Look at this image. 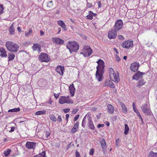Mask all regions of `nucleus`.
I'll use <instances>...</instances> for the list:
<instances>
[{"label":"nucleus","mask_w":157,"mask_h":157,"mask_svg":"<svg viewBox=\"0 0 157 157\" xmlns=\"http://www.w3.org/2000/svg\"><path fill=\"white\" fill-rule=\"evenodd\" d=\"M96 63H98V65L96 67V78L100 82L102 81V75L104 72V63L101 59L98 60Z\"/></svg>","instance_id":"f257e3e1"},{"label":"nucleus","mask_w":157,"mask_h":157,"mask_svg":"<svg viewBox=\"0 0 157 157\" xmlns=\"http://www.w3.org/2000/svg\"><path fill=\"white\" fill-rule=\"evenodd\" d=\"M6 46L9 51L17 52L18 51L19 45L12 41H8L6 42Z\"/></svg>","instance_id":"f03ea898"},{"label":"nucleus","mask_w":157,"mask_h":157,"mask_svg":"<svg viewBox=\"0 0 157 157\" xmlns=\"http://www.w3.org/2000/svg\"><path fill=\"white\" fill-rule=\"evenodd\" d=\"M67 47L69 50L70 53H71L72 52H77L79 49V46L76 41H69Z\"/></svg>","instance_id":"7ed1b4c3"},{"label":"nucleus","mask_w":157,"mask_h":157,"mask_svg":"<svg viewBox=\"0 0 157 157\" xmlns=\"http://www.w3.org/2000/svg\"><path fill=\"white\" fill-rule=\"evenodd\" d=\"M110 79L113 81L118 82L120 80L119 74L117 72H115L112 68H109Z\"/></svg>","instance_id":"20e7f679"},{"label":"nucleus","mask_w":157,"mask_h":157,"mask_svg":"<svg viewBox=\"0 0 157 157\" xmlns=\"http://www.w3.org/2000/svg\"><path fill=\"white\" fill-rule=\"evenodd\" d=\"M123 25L122 20L118 19L117 20L115 23L112 29L115 31L117 32L121 29Z\"/></svg>","instance_id":"39448f33"},{"label":"nucleus","mask_w":157,"mask_h":157,"mask_svg":"<svg viewBox=\"0 0 157 157\" xmlns=\"http://www.w3.org/2000/svg\"><path fill=\"white\" fill-rule=\"evenodd\" d=\"M83 52L81 53L84 55L85 57H88L90 56L92 53V50L90 46L85 45L83 50Z\"/></svg>","instance_id":"423d86ee"},{"label":"nucleus","mask_w":157,"mask_h":157,"mask_svg":"<svg viewBox=\"0 0 157 157\" xmlns=\"http://www.w3.org/2000/svg\"><path fill=\"white\" fill-rule=\"evenodd\" d=\"M39 59L40 61L42 62H47L49 61L48 55L44 53H41L39 56Z\"/></svg>","instance_id":"0eeeda50"},{"label":"nucleus","mask_w":157,"mask_h":157,"mask_svg":"<svg viewBox=\"0 0 157 157\" xmlns=\"http://www.w3.org/2000/svg\"><path fill=\"white\" fill-rule=\"evenodd\" d=\"M133 41L127 40L123 42L121 44V46L124 48H129L133 46Z\"/></svg>","instance_id":"6e6552de"},{"label":"nucleus","mask_w":157,"mask_h":157,"mask_svg":"<svg viewBox=\"0 0 157 157\" xmlns=\"http://www.w3.org/2000/svg\"><path fill=\"white\" fill-rule=\"evenodd\" d=\"M117 32L112 29L111 31H109L108 32V38L110 40L115 39L117 36Z\"/></svg>","instance_id":"1a4fd4ad"},{"label":"nucleus","mask_w":157,"mask_h":157,"mask_svg":"<svg viewBox=\"0 0 157 157\" xmlns=\"http://www.w3.org/2000/svg\"><path fill=\"white\" fill-rule=\"evenodd\" d=\"M147 103H145L141 107V108L144 113L146 115H148L150 114V109L148 108Z\"/></svg>","instance_id":"9d476101"},{"label":"nucleus","mask_w":157,"mask_h":157,"mask_svg":"<svg viewBox=\"0 0 157 157\" xmlns=\"http://www.w3.org/2000/svg\"><path fill=\"white\" fill-rule=\"evenodd\" d=\"M140 64L139 63L134 62L132 63L130 68L132 71L135 72L137 70Z\"/></svg>","instance_id":"9b49d317"},{"label":"nucleus","mask_w":157,"mask_h":157,"mask_svg":"<svg viewBox=\"0 0 157 157\" xmlns=\"http://www.w3.org/2000/svg\"><path fill=\"white\" fill-rule=\"evenodd\" d=\"M99 142L101 144L103 151L104 153L107 148L106 142L104 139L103 138H100L99 139Z\"/></svg>","instance_id":"f8f14e48"},{"label":"nucleus","mask_w":157,"mask_h":157,"mask_svg":"<svg viewBox=\"0 0 157 157\" xmlns=\"http://www.w3.org/2000/svg\"><path fill=\"white\" fill-rule=\"evenodd\" d=\"M144 74L139 71H138L133 76L132 78L133 79L138 80L139 79L141 78Z\"/></svg>","instance_id":"ddd939ff"},{"label":"nucleus","mask_w":157,"mask_h":157,"mask_svg":"<svg viewBox=\"0 0 157 157\" xmlns=\"http://www.w3.org/2000/svg\"><path fill=\"white\" fill-rule=\"evenodd\" d=\"M52 40L58 44H62L64 43V41L59 37H53L52 38Z\"/></svg>","instance_id":"4468645a"},{"label":"nucleus","mask_w":157,"mask_h":157,"mask_svg":"<svg viewBox=\"0 0 157 157\" xmlns=\"http://www.w3.org/2000/svg\"><path fill=\"white\" fill-rule=\"evenodd\" d=\"M64 70V67L63 66L59 65L56 68V71L60 75H62L63 73Z\"/></svg>","instance_id":"2eb2a0df"},{"label":"nucleus","mask_w":157,"mask_h":157,"mask_svg":"<svg viewBox=\"0 0 157 157\" xmlns=\"http://www.w3.org/2000/svg\"><path fill=\"white\" fill-rule=\"evenodd\" d=\"M59 102L60 104H62L65 103L69 104L70 103V101L67 99L66 97L62 96L59 99Z\"/></svg>","instance_id":"dca6fc26"},{"label":"nucleus","mask_w":157,"mask_h":157,"mask_svg":"<svg viewBox=\"0 0 157 157\" xmlns=\"http://www.w3.org/2000/svg\"><path fill=\"white\" fill-rule=\"evenodd\" d=\"M87 118L88 120V124L89 127L92 129H94V127L92 121L91 117L90 116H87Z\"/></svg>","instance_id":"f3484780"},{"label":"nucleus","mask_w":157,"mask_h":157,"mask_svg":"<svg viewBox=\"0 0 157 157\" xmlns=\"http://www.w3.org/2000/svg\"><path fill=\"white\" fill-rule=\"evenodd\" d=\"M35 146V143L33 142H27L26 144V147L28 149H33Z\"/></svg>","instance_id":"a211bd4d"},{"label":"nucleus","mask_w":157,"mask_h":157,"mask_svg":"<svg viewBox=\"0 0 157 157\" xmlns=\"http://www.w3.org/2000/svg\"><path fill=\"white\" fill-rule=\"evenodd\" d=\"M32 49L34 51H37L38 52L41 51V46L37 43L34 44L32 46Z\"/></svg>","instance_id":"6ab92c4d"},{"label":"nucleus","mask_w":157,"mask_h":157,"mask_svg":"<svg viewBox=\"0 0 157 157\" xmlns=\"http://www.w3.org/2000/svg\"><path fill=\"white\" fill-rule=\"evenodd\" d=\"M79 122L77 121L74 125V127L71 129V132L72 133H74L78 129Z\"/></svg>","instance_id":"aec40b11"},{"label":"nucleus","mask_w":157,"mask_h":157,"mask_svg":"<svg viewBox=\"0 0 157 157\" xmlns=\"http://www.w3.org/2000/svg\"><path fill=\"white\" fill-rule=\"evenodd\" d=\"M70 93L72 97L74 95L75 89L73 84L71 85L69 87Z\"/></svg>","instance_id":"412c9836"},{"label":"nucleus","mask_w":157,"mask_h":157,"mask_svg":"<svg viewBox=\"0 0 157 157\" xmlns=\"http://www.w3.org/2000/svg\"><path fill=\"white\" fill-rule=\"evenodd\" d=\"M57 24L63 29L64 31L67 30L66 25L62 20H59L57 21Z\"/></svg>","instance_id":"4be33fe9"},{"label":"nucleus","mask_w":157,"mask_h":157,"mask_svg":"<svg viewBox=\"0 0 157 157\" xmlns=\"http://www.w3.org/2000/svg\"><path fill=\"white\" fill-rule=\"evenodd\" d=\"M0 52L1 53L0 56L2 57H6L7 56L6 52L3 48H0Z\"/></svg>","instance_id":"5701e85b"},{"label":"nucleus","mask_w":157,"mask_h":157,"mask_svg":"<svg viewBox=\"0 0 157 157\" xmlns=\"http://www.w3.org/2000/svg\"><path fill=\"white\" fill-rule=\"evenodd\" d=\"M13 24L14 23H13L9 28V31L10 35H14V34L15 28L13 26Z\"/></svg>","instance_id":"b1692460"},{"label":"nucleus","mask_w":157,"mask_h":157,"mask_svg":"<svg viewBox=\"0 0 157 157\" xmlns=\"http://www.w3.org/2000/svg\"><path fill=\"white\" fill-rule=\"evenodd\" d=\"M107 108V110L109 113L112 114L113 113L114 107L112 105L110 104L108 105Z\"/></svg>","instance_id":"393cba45"},{"label":"nucleus","mask_w":157,"mask_h":157,"mask_svg":"<svg viewBox=\"0 0 157 157\" xmlns=\"http://www.w3.org/2000/svg\"><path fill=\"white\" fill-rule=\"evenodd\" d=\"M146 82L144 81L143 79L140 80L137 83V86L138 87H140L145 84Z\"/></svg>","instance_id":"a878e982"},{"label":"nucleus","mask_w":157,"mask_h":157,"mask_svg":"<svg viewBox=\"0 0 157 157\" xmlns=\"http://www.w3.org/2000/svg\"><path fill=\"white\" fill-rule=\"evenodd\" d=\"M47 6L49 8L53 7V3L52 0H48L47 2Z\"/></svg>","instance_id":"bb28decb"},{"label":"nucleus","mask_w":157,"mask_h":157,"mask_svg":"<svg viewBox=\"0 0 157 157\" xmlns=\"http://www.w3.org/2000/svg\"><path fill=\"white\" fill-rule=\"evenodd\" d=\"M19 108H14L13 109H10L8 111V112H17L20 111Z\"/></svg>","instance_id":"cd10ccee"},{"label":"nucleus","mask_w":157,"mask_h":157,"mask_svg":"<svg viewBox=\"0 0 157 157\" xmlns=\"http://www.w3.org/2000/svg\"><path fill=\"white\" fill-rule=\"evenodd\" d=\"M49 117L51 120L52 121L56 122L57 121V118L53 114H52L49 115Z\"/></svg>","instance_id":"c85d7f7f"},{"label":"nucleus","mask_w":157,"mask_h":157,"mask_svg":"<svg viewBox=\"0 0 157 157\" xmlns=\"http://www.w3.org/2000/svg\"><path fill=\"white\" fill-rule=\"evenodd\" d=\"M148 157H157V153L151 151L149 154Z\"/></svg>","instance_id":"c756f323"},{"label":"nucleus","mask_w":157,"mask_h":157,"mask_svg":"<svg viewBox=\"0 0 157 157\" xmlns=\"http://www.w3.org/2000/svg\"><path fill=\"white\" fill-rule=\"evenodd\" d=\"M46 113L45 111L44 110H40L39 111H38L36 112L35 115H41L44 114Z\"/></svg>","instance_id":"7c9ffc66"},{"label":"nucleus","mask_w":157,"mask_h":157,"mask_svg":"<svg viewBox=\"0 0 157 157\" xmlns=\"http://www.w3.org/2000/svg\"><path fill=\"white\" fill-rule=\"evenodd\" d=\"M46 153L45 151H43L41 153H40L37 155H36L34 157H45Z\"/></svg>","instance_id":"2f4dec72"},{"label":"nucleus","mask_w":157,"mask_h":157,"mask_svg":"<svg viewBox=\"0 0 157 157\" xmlns=\"http://www.w3.org/2000/svg\"><path fill=\"white\" fill-rule=\"evenodd\" d=\"M87 115H86L83 118L82 124V126L83 128L85 127L86 122V117H87Z\"/></svg>","instance_id":"473e14b6"},{"label":"nucleus","mask_w":157,"mask_h":157,"mask_svg":"<svg viewBox=\"0 0 157 157\" xmlns=\"http://www.w3.org/2000/svg\"><path fill=\"white\" fill-rule=\"evenodd\" d=\"M15 56V55L14 54L12 53H10L8 56L9 61H10L13 60L14 59Z\"/></svg>","instance_id":"72a5a7b5"},{"label":"nucleus","mask_w":157,"mask_h":157,"mask_svg":"<svg viewBox=\"0 0 157 157\" xmlns=\"http://www.w3.org/2000/svg\"><path fill=\"white\" fill-rule=\"evenodd\" d=\"M124 134L125 135L128 134V131L129 130V128L128 126V125L127 124H126L124 125Z\"/></svg>","instance_id":"f704fd0d"},{"label":"nucleus","mask_w":157,"mask_h":157,"mask_svg":"<svg viewBox=\"0 0 157 157\" xmlns=\"http://www.w3.org/2000/svg\"><path fill=\"white\" fill-rule=\"evenodd\" d=\"M121 107L123 112L124 113H127V108L124 104H121Z\"/></svg>","instance_id":"c9c22d12"},{"label":"nucleus","mask_w":157,"mask_h":157,"mask_svg":"<svg viewBox=\"0 0 157 157\" xmlns=\"http://www.w3.org/2000/svg\"><path fill=\"white\" fill-rule=\"evenodd\" d=\"M109 85L110 86L111 88H114L115 85L112 82H109V84L108 83V82H106L105 83V86H107Z\"/></svg>","instance_id":"e433bc0d"},{"label":"nucleus","mask_w":157,"mask_h":157,"mask_svg":"<svg viewBox=\"0 0 157 157\" xmlns=\"http://www.w3.org/2000/svg\"><path fill=\"white\" fill-rule=\"evenodd\" d=\"M32 33V30L31 28H30L29 29V32H26L25 33V36H29L30 34Z\"/></svg>","instance_id":"4c0bfd02"},{"label":"nucleus","mask_w":157,"mask_h":157,"mask_svg":"<svg viewBox=\"0 0 157 157\" xmlns=\"http://www.w3.org/2000/svg\"><path fill=\"white\" fill-rule=\"evenodd\" d=\"M11 150L10 149H8L7 150L5 151L4 152V154L6 156H7L10 154Z\"/></svg>","instance_id":"58836bf2"},{"label":"nucleus","mask_w":157,"mask_h":157,"mask_svg":"<svg viewBox=\"0 0 157 157\" xmlns=\"http://www.w3.org/2000/svg\"><path fill=\"white\" fill-rule=\"evenodd\" d=\"M89 13L90 14L86 16L87 18L90 20H91L93 18V15L90 12Z\"/></svg>","instance_id":"ea45409f"},{"label":"nucleus","mask_w":157,"mask_h":157,"mask_svg":"<svg viewBox=\"0 0 157 157\" xmlns=\"http://www.w3.org/2000/svg\"><path fill=\"white\" fill-rule=\"evenodd\" d=\"M116 144L117 146H118L120 144V142L119 139H118L116 140Z\"/></svg>","instance_id":"a19ab883"},{"label":"nucleus","mask_w":157,"mask_h":157,"mask_svg":"<svg viewBox=\"0 0 157 157\" xmlns=\"http://www.w3.org/2000/svg\"><path fill=\"white\" fill-rule=\"evenodd\" d=\"M57 121L59 123L61 122L62 121V119L61 117L60 116H59L57 117Z\"/></svg>","instance_id":"79ce46f5"},{"label":"nucleus","mask_w":157,"mask_h":157,"mask_svg":"<svg viewBox=\"0 0 157 157\" xmlns=\"http://www.w3.org/2000/svg\"><path fill=\"white\" fill-rule=\"evenodd\" d=\"M117 37L118 39L120 40H122L124 39L123 36L121 35H118Z\"/></svg>","instance_id":"37998d69"},{"label":"nucleus","mask_w":157,"mask_h":157,"mask_svg":"<svg viewBox=\"0 0 157 157\" xmlns=\"http://www.w3.org/2000/svg\"><path fill=\"white\" fill-rule=\"evenodd\" d=\"M50 135V133L48 132V131H46L45 132V136L46 138H47Z\"/></svg>","instance_id":"c03bdc74"},{"label":"nucleus","mask_w":157,"mask_h":157,"mask_svg":"<svg viewBox=\"0 0 157 157\" xmlns=\"http://www.w3.org/2000/svg\"><path fill=\"white\" fill-rule=\"evenodd\" d=\"M133 110L136 113L138 116H139V115H140V113L136 109V108L134 109Z\"/></svg>","instance_id":"a18cd8bd"},{"label":"nucleus","mask_w":157,"mask_h":157,"mask_svg":"<svg viewBox=\"0 0 157 157\" xmlns=\"http://www.w3.org/2000/svg\"><path fill=\"white\" fill-rule=\"evenodd\" d=\"M70 110L69 109H63V111L65 113H67L69 112Z\"/></svg>","instance_id":"49530a36"},{"label":"nucleus","mask_w":157,"mask_h":157,"mask_svg":"<svg viewBox=\"0 0 157 157\" xmlns=\"http://www.w3.org/2000/svg\"><path fill=\"white\" fill-rule=\"evenodd\" d=\"M116 59L117 62H119L120 60L119 57L117 55H116Z\"/></svg>","instance_id":"de8ad7c7"},{"label":"nucleus","mask_w":157,"mask_h":157,"mask_svg":"<svg viewBox=\"0 0 157 157\" xmlns=\"http://www.w3.org/2000/svg\"><path fill=\"white\" fill-rule=\"evenodd\" d=\"M79 116V115L78 114L75 116L74 118V121H76L78 118Z\"/></svg>","instance_id":"09e8293b"},{"label":"nucleus","mask_w":157,"mask_h":157,"mask_svg":"<svg viewBox=\"0 0 157 157\" xmlns=\"http://www.w3.org/2000/svg\"><path fill=\"white\" fill-rule=\"evenodd\" d=\"M97 3L98 5V8H100L101 6V2L100 1H98V2Z\"/></svg>","instance_id":"8fccbe9b"},{"label":"nucleus","mask_w":157,"mask_h":157,"mask_svg":"<svg viewBox=\"0 0 157 157\" xmlns=\"http://www.w3.org/2000/svg\"><path fill=\"white\" fill-rule=\"evenodd\" d=\"M75 156L76 157H81L79 153L78 152H76Z\"/></svg>","instance_id":"3c124183"},{"label":"nucleus","mask_w":157,"mask_h":157,"mask_svg":"<svg viewBox=\"0 0 157 157\" xmlns=\"http://www.w3.org/2000/svg\"><path fill=\"white\" fill-rule=\"evenodd\" d=\"M3 10V5H0V11H2Z\"/></svg>","instance_id":"603ef678"},{"label":"nucleus","mask_w":157,"mask_h":157,"mask_svg":"<svg viewBox=\"0 0 157 157\" xmlns=\"http://www.w3.org/2000/svg\"><path fill=\"white\" fill-rule=\"evenodd\" d=\"M15 129V128L14 127H11V130L10 131V132H11L13 131Z\"/></svg>","instance_id":"864d4df0"},{"label":"nucleus","mask_w":157,"mask_h":157,"mask_svg":"<svg viewBox=\"0 0 157 157\" xmlns=\"http://www.w3.org/2000/svg\"><path fill=\"white\" fill-rule=\"evenodd\" d=\"M66 120H67V122L68 121V118L69 117V115L68 114H67L66 115Z\"/></svg>","instance_id":"5fc2aeb1"},{"label":"nucleus","mask_w":157,"mask_h":157,"mask_svg":"<svg viewBox=\"0 0 157 157\" xmlns=\"http://www.w3.org/2000/svg\"><path fill=\"white\" fill-rule=\"evenodd\" d=\"M40 35L41 36H42L43 35H44V33L43 32V31L42 30H40Z\"/></svg>","instance_id":"6e6d98bb"},{"label":"nucleus","mask_w":157,"mask_h":157,"mask_svg":"<svg viewBox=\"0 0 157 157\" xmlns=\"http://www.w3.org/2000/svg\"><path fill=\"white\" fill-rule=\"evenodd\" d=\"M104 126V125L103 124H98V127L99 128L101 127H103Z\"/></svg>","instance_id":"4d7b16f0"},{"label":"nucleus","mask_w":157,"mask_h":157,"mask_svg":"<svg viewBox=\"0 0 157 157\" xmlns=\"http://www.w3.org/2000/svg\"><path fill=\"white\" fill-rule=\"evenodd\" d=\"M78 111V109H75L73 110L72 113H73L75 114V113H77Z\"/></svg>","instance_id":"13d9d810"},{"label":"nucleus","mask_w":157,"mask_h":157,"mask_svg":"<svg viewBox=\"0 0 157 157\" xmlns=\"http://www.w3.org/2000/svg\"><path fill=\"white\" fill-rule=\"evenodd\" d=\"M87 6L88 7H90L92 6L91 4L89 3H87Z\"/></svg>","instance_id":"bf43d9fd"},{"label":"nucleus","mask_w":157,"mask_h":157,"mask_svg":"<svg viewBox=\"0 0 157 157\" xmlns=\"http://www.w3.org/2000/svg\"><path fill=\"white\" fill-rule=\"evenodd\" d=\"M17 31L19 32H21V28L20 27H17Z\"/></svg>","instance_id":"052dcab7"},{"label":"nucleus","mask_w":157,"mask_h":157,"mask_svg":"<svg viewBox=\"0 0 157 157\" xmlns=\"http://www.w3.org/2000/svg\"><path fill=\"white\" fill-rule=\"evenodd\" d=\"M94 152V150L93 149H91V151H90V155H93V154Z\"/></svg>","instance_id":"680f3d73"},{"label":"nucleus","mask_w":157,"mask_h":157,"mask_svg":"<svg viewBox=\"0 0 157 157\" xmlns=\"http://www.w3.org/2000/svg\"><path fill=\"white\" fill-rule=\"evenodd\" d=\"M132 106L133 109L136 108V106L135 105V103L133 102L132 103Z\"/></svg>","instance_id":"e2e57ef3"},{"label":"nucleus","mask_w":157,"mask_h":157,"mask_svg":"<svg viewBox=\"0 0 157 157\" xmlns=\"http://www.w3.org/2000/svg\"><path fill=\"white\" fill-rule=\"evenodd\" d=\"M54 96H55V98H56V99H57L59 96V95L58 94H55Z\"/></svg>","instance_id":"0e129e2a"},{"label":"nucleus","mask_w":157,"mask_h":157,"mask_svg":"<svg viewBox=\"0 0 157 157\" xmlns=\"http://www.w3.org/2000/svg\"><path fill=\"white\" fill-rule=\"evenodd\" d=\"M58 32L57 33L58 34H59L60 33V31H61V28H58Z\"/></svg>","instance_id":"69168bd1"},{"label":"nucleus","mask_w":157,"mask_h":157,"mask_svg":"<svg viewBox=\"0 0 157 157\" xmlns=\"http://www.w3.org/2000/svg\"><path fill=\"white\" fill-rule=\"evenodd\" d=\"M60 146V144H56L55 145L56 147H59Z\"/></svg>","instance_id":"338daca9"},{"label":"nucleus","mask_w":157,"mask_h":157,"mask_svg":"<svg viewBox=\"0 0 157 157\" xmlns=\"http://www.w3.org/2000/svg\"><path fill=\"white\" fill-rule=\"evenodd\" d=\"M105 124L107 126H108L109 125V123L108 122H106Z\"/></svg>","instance_id":"774afa93"}]
</instances>
